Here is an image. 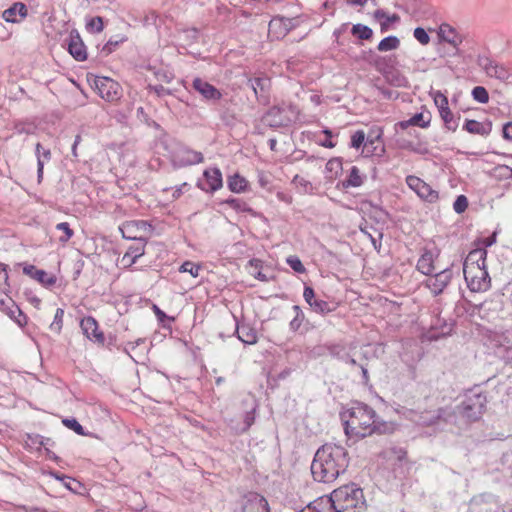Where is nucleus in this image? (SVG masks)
<instances>
[{"label": "nucleus", "instance_id": "69168bd1", "mask_svg": "<svg viewBox=\"0 0 512 512\" xmlns=\"http://www.w3.org/2000/svg\"><path fill=\"white\" fill-rule=\"evenodd\" d=\"M496 170L500 171L501 175L504 176H510L512 174V169L506 165L499 166Z\"/></svg>", "mask_w": 512, "mask_h": 512}, {"label": "nucleus", "instance_id": "5fc2aeb1", "mask_svg": "<svg viewBox=\"0 0 512 512\" xmlns=\"http://www.w3.org/2000/svg\"><path fill=\"white\" fill-rule=\"evenodd\" d=\"M226 203L232 207L233 209L237 211H246L247 210V204L241 199L237 198H229L226 200Z\"/></svg>", "mask_w": 512, "mask_h": 512}, {"label": "nucleus", "instance_id": "052dcab7", "mask_svg": "<svg viewBox=\"0 0 512 512\" xmlns=\"http://www.w3.org/2000/svg\"><path fill=\"white\" fill-rule=\"evenodd\" d=\"M254 420H255L254 410L247 412L245 414V418H244V423H245L244 430L249 429L251 427V425L254 423Z\"/></svg>", "mask_w": 512, "mask_h": 512}, {"label": "nucleus", "instance_id": "8fccbe9b", "mask_svg": "<svg viewBox=\"0 0 512 512\" xmlns=\"http://www.w3.org/2000/svg\"><path fill=\"white\" fill-rule=\"evenodd\" d=\"M413 36L422 45H427L430 42V36L426 32V30L422 27L415 28L414 32H413Z\"/></svg>", "mask_w": 512, "mask_h": 512}, {"label": "nucleus", "instance_id": "e2e57ef3", "mask_svg": "<svg viewBox=\"0 0 512 512\" xmlns=\"http://www.w3.org/2000/svg\"><path fill=\"white\" fill-rule=\"evenodd\" d=\"M153 311L157 316L159 322H164L165 319H168L167 315L157 306L153 305ZM169 320H174L173 318H169Z\"/></svg>", "mask_w": 512, "mask_h": 512}, {"label": "nucleus", "instance_id": "a19ab883", "mask_svg": "<svg viewBox=\"0 0 512 512\" xmlns=\"http://www.w3.org/2000/svg\"><path fill=\"white\" fill-rule=\"evenodd\" d=\"M62 423L65 427L73 430L76 434L80 436L86 435L83 426L75 418H64Z\"/></svg>", "mask_w": 512, "mask_h": 512}, {"label": "nucleus", "instance_id": "f03ea898", "mask_svg": "<svg viewBox=\"0 0 512 512\" xmlns=\"http://www.w3.org/2000/svg\"><path fill=\"white\" fill-rule=\"evenodd\" d=\"M349 465L347 450L337 444L326 443L316 451L311 473L314 480L322 483H332L343 474Z\"/></svg>", "mask_w": 512, "mask_h": 512}, {"label": "nucleus", "instance_id": "de8ad7c7", "mask_svg": "<svg viewBox=\"0 0 512 512\" xmlns=\"http://www.w3.org/2000/svg\"><path fill=\"white\" fill-rule=\"evenodd\" d=\"M180 272H187L191 274L193 277H198L199 271L201 270L200 265H196L191 261H186L180 266Z\"/></svg>", "mask_w": 512, "mask_h": 512}, {"label": "nucleus", "instance_id": "7ed1b4c3", "mask_svg": "<svg viewBox=\"0 0 512 512\" xmlns=\"http://www.w3.org/2000/svg\"><path fill=\"white\" fill-rule=\"evenodd\" d=\"M366 503L361 488L355 484L335 489L330 496H322L299 512H361Z\"/></svg>", "mask_w": 512, "mask_h": 512}, {"label": "nucleus", "instance_id": "cd10ccee", "mask_svg": "<svg viewBox=\"0 0 512 512\" xmlns=\"http://www.w3.org/2000/svg\"><path fill=\"white\" fill-rule=\"evenodd\" d=\"M37 154V181L41 183L43 178L44 166L51 160V152L49 149H44L39 143L36 145Z\"/></svg>", "mask_w": 512, "mask_h": 512}, {"label": "nucleus", "instance_id": "0eeeda50", "mask_svg": "<svg viewBox=\"0 0 512 512\" xmlns=\"http://www.w3.org/2000/svg\"><path fill=\"white\" fill-rule=\"evenodd\" d=\"M93 86L98 95L107 102H116L122 96V89L119 83L109 77H95Z\"/></svg>", "mask_w": 512, "mask_h": 512}, {"label": "nucleus", "instance_id": "a878e982", "mask_svg": "<svg viewBox=\"0 0 512 512\" xmlns=\"http://www.w3.org/2000/svg\"><path fill=\"white\" fill-rule=\"evenodd\" d=\"M437 256L438 254L425 250L417 262V270L424 275H431L435 270L434 260Z\"/></svg>", "mask_w": 512, "mask_h": 512}, {"label": "nucleus", "instance_id": "c85d7f7f", "mask_svg": "<svg viewBox=\"0 0 512 512\" xmlns=\"http://www.w3.org/2000/svg\"><path fill=\"white\" fill-rule=\"evenodd\" d=\"M431 117L430 115H425L424 113H416L410 119L401 121L397 123L402 129H406L409 126H418L421 128H427L430 124Z\"/></svg>", "mask_w": 512, "mask_h": 512}, {"label": "nucleus", "instance_id": "c9c22d12", "mask_svg": "<svg viewBox=\"0 0 512 512\" xmlns=\"http://www.w3.org/2000/svg\"><path fill=\"white\" fill-rule=\"evenodd\" d=\"M145 226L146 223L144 221H132V222H127L125 224H123V226L120 228L121 232H122V235L124 238H127V239H133L135 242H137V239H143L142 237H137L135 235H132V230L134 228H137L139 226Z\"/></svg>", "mask_w": 512, "mask_h": 512}, {"label": "nucleus", "instance_id": "37998d69", "mask_svg": "<svg viewBox=\"0 0 512 512\" xmlns=\"http://www.w3.org/2000/svg\"><path fill=\"white\" fill-rule=\"evenodd\" d=\"M431 94L439 112L449 108L448 98L441 91H434Z\"/></svg>", "mask_w": 512, "mask_h": 512}, {"label": "nucleus", "instance_id": "13d9d810", "mask_svg": "<svg viewBox=\"0 0 512 512\" xmlns=\"http://www.w3.org/2000/svg\"><path fill=\"white\" fill-rule=\"evenodd\" d=\"M502 135L504 139L512 141V121L503 126Z\"/></svg>", "mask_w": 512, "mask_h": 512}, {"label": "nucleus", "instance_id": "6ab92c4d", "mask_svg": "<svg viewBox=\"0 0 512 512\" xmlns=\"http://www.w3.org/2000/svg\"><path fill=\"white\" fill-rule=\"evenodd\" d=\"M192 86L206 100H219L222 97L221 92L215 86L201 78H195Z\"/></svg>", "mask_w": 512, "mask_h": 512}, {"label": "nucleus", "instance_id": "393cba45", "mask_svg": "<svg viewBox=\"0 0 512 512\" xmlns=\"http://www.w3.org/2000/svg\"><path fill=\"white\" fill-rule=\"evenodd\" d=\"M487 251L484 248L471 250L463 263V270L472 269V267H481L486 265Z\"/></svg>", "mask_w": 512, "mask_h": 512}, {"label": "nucleus", "instance_id": "1a4fd4ad", "mask_svg": "<svg viewBox=\"0 0 512 512\" xmlns=\"http://www.w3.org/2000/svg\"><path fill=\"white\" fill-rule=\"evenodd\" d=\"M478 65L489 77H494L500 81H507L511 77V70L503 64L495 62L486 56H480L477 60Z\"/></svg>", "mask_w": 512, "mask_h": 512}, {"label": "nucleus", "instance_id": "e433bc0d", "mask_svg": "<svg viewBox=\"0 0 512 512\" xmlns=\"http://www.w3.org/2000/svg\"><path fill=\"white\" fill-rule=\"evenodd\" d=\"M247 186V181L245 178L241 177L238 174L233 175L228 180V187L231 191L240 193L245 191Z\"/></svg>", "mask_w": 512, "mask_h": 512}, {"label": "nucleus", "instance_id": "c03bdc74", "mask_svg": "<svg viewBox=\"0 0 512 512\" xmlns=\"http://www.w3.org/2000/svg\"><path fill=\"white\" fill-rule=\"evenodd\" d=\"M56 229L63 232V235L59 237V241L66 243L73 236L74 232L70 228L67 222H61L56 225Z\"/></svg>", "mask_w": 512, "mask_h": 512}, {"label": "nucleus", "instance_id": "864d4df0", "mask_svg": "<svg viewBox=\"0 0 512 512\" xmlns=\"http://www.w3.org/2000/svg\"><path fill=\"white\" fill-rule=\"evenodd\" d=\"M292 183L295 186L302 188L303 192H308L310 189H312V184L308 180L299 175L294 176Z\"/></svg>", "mask_w": 512, "mask_h": 512}, {"label": "nucleus", "instance_id": "7c9ffc66", "mask_svg": "<svg viewBox=\"0 0 512 512\" xmlns=\"http://www.w3.org/2000/svg\"><path fill=\"white\" fill-rule=\"evenodd\" d=\"M365 178L366 176L360 173L358 167L352 166L348 177L342 182V185L344 188L360 187Z\"/></svg>", "mask_w": 512, "mask_h": 512}, {"label": "nucleus", "instance_id": "3c124183", "mask_svg": "<svg viewBox=\"0 0 512 512\" xmlns=\"http://www.w3.org/2000/svg\"><path fill=\"white\" fill-rule=\"evenodd\" d=\"M103 28V19L99 16L91 18L87 23V29L94 33L101 32Z\"/></svg>", "mask_w": 512, "mask_h": 512}, {"label": "nucleus", "instance_id": "a18cd8bd", "mask_svg": "<svg viewBox=\"0 0 512 512\" xmlns=\"http://www.w3.org/2000/svg\"><path fill=\"white\" fill-rule=\"evenodd\" d=\"M63 317H64V310L61 308H57L55 315H54V320L50 325L51 330H53L57 333H59L61 331L62 324H63Z\"/></svg>", "mask_w": 512, "mask_h": 512}, {"label": "nucleus", "instance_id": "ddd939ff", "mask_svg": "<svg viewBox=\"0 0 512 512\" xmlns=\"http://www.w3.org/2000/svg\"><path fill=\"white\" fill-rule=\"evenodd\" d=\"M454 416V411L451 408H438L433 411H425L418 416L415 420L419 425L432 426L437 424L440 420L449 422Z\"/></svg>", "mask_w": 512, "mask_h": 512}, {"label": "nucleus", "instance_id": "2f4dec72", "mask_svg": "<svg viewBox=\"0 0 512 512\" xmlns=\"http://www.w3.org/2000/svg\"><path fill=\"white\" fill-rule=\"evenodd\" d=\"M34 280L38 281L45 288H51L56 284L57 278L53 273L34 268Z\"/></svg>", "mask_w": 512, "mask_h": 512}, {"label": "nucleus", "instance_id": "39448f33", "mask_svg": "<svg viewBox=\"0 0 512 512\" xmlns=\"http://www.w3.org/2000/svg\"><path fill=\"white\" fill-rule=\"evenodd\" d=\"M464 278L467 287L471 292H485L491 287V278L487 271V266L472 267V269H464Z\"/></svg>", "mask_w": 512, "mask_h": 512}, {"label": "nucleus", "instance_id": "9b49d317", "mask_svg": "<svg viewBox=\"0 0 512 512\" xmlns=\"http://www.w3.org/2000/svg\"><path fill=\"white\" fill-rule=\"evenodd\" d=\"M406 183L424 201L435 203L439 198L438 192L417 176H407Z\"/></svg>", "mask_w": 512, "mask_h": 512}, {"label": "nucleus", "instance_id": "f704fd0d", "mask_svg": "<svg viewBox=\"0 0 512 512\" xmlns=\"http://www.w3.org/2000/svg\"><path fill=\"white\" fill-rule=\"evenodd\" d=\"M399 46H400V40L398 39V37L391 35V36H387L384 39H382L379 42L377 49L380 52H386V51L396 50Z\"/></svg>", "mask_w": 512, "mask_h": 512}, {"label": "nucleus", "instance_id": "c756f323", "mask_svg": "<svg viewBox=\"0 0 512 512\" xmlns=\"http://www.w3.org/2000/svg\"><path fill=\"white\" fill-rule=\"evenodd\" d=\"M381 456L387 461L401 463L406 460L407 451L402 447L392 446L383 450Z\"/></svg>", "mask_w": 512, "mask_h": 512}, {"label": "nucleus", "instance_id": "603ef678", "mask_svg": "<svg viewBox=\"0 0 512 512\" xmlns=\"http://www.w3.org/2000/svg\"><path fill=\"white\" fill-rule=\"evenodd\" d=\"M468 207V199L464 195H459L453 204V209L456 213H463Z\"/></svg>", "mask_w": 512, "mask_h": 512}, {"label": "nucleus", "instance_id": "4468645a", "mask_svg": "<svg viewBox=\"0 0 512 512\" xmlns=\"http://www.w3.org/2000/svg\"><path fill=\"white\" fill-rule=\"evenodd\" d=\"M204 179L199 180L197 186L205 192H215L219 190L222 185V173L219 168H209L203 173Z\"/></svg>", "mask_w": 512, "mask_h": 512}, {"label": "nucleus", "instance_id": "680f3d73", "mask_svg": "<svg viewBox=\"0 0 512 512\" xmlns=\"http://www.w3.org/2000/svg\"><path fill=\"white\" fill-rule=\"evenodd\" d=\"M183 33H184V35L186 36L187 39H190L192 41H196L198 39V36H199V31L196 28H191V29L184 30Z\"/></svg>", "mask_w": 512, "mask_h": 512}, {"label": "nucleus", "instance_id": "49530a36", "mask_svg": "<svg viewBox=\"0 0 512 512\" xmlns=\"http://www.w3.org/2000/svg\"><path fill=\"white\" fill-rule=\"evenodd\" d=\"M286 262L287 264L291 267V269H293L295 272L297 273H305L306 269L303 265V263L301 262V260L299 259V257L297 256H289L287 259H286Z\"/></svg>", "mask_w": 512, "mask_h": 512}, {"label": "nucleus", "instance_id": "774afa93", "mask_svg": "<svg viewBox=\"0 0 512 512\" xmlns=\"http://www.w3.org/2000/svg\"><path fill=\"white\" fill-rule=\"evenodd\" d=\"M80 142H81V135H76L74 143L72 145V153L74 156H77L76 149Z\"/></svg>", "mask_w": 512, "mask_h": 512}, {"label": "nucleus", "instance_id": "72a5a7b5", "mask_svg": "<svg viewBox=\"0 0 512 512\" xmlns=\"http://www.w3.org/2000/svg\"><path fill=\"white\" fill-rule=\"evenodd\" d=\"M53 477H55L57 480L61 481L63 483V485L70 491L74 492V493H78L79 492V489L82 487V484L71 478V477H68V476H65V475H62L60 476L58 473L56 472H51L50 473Z\"/></svg>", "mask_w": 512, "mask_h": 512}, {"label": "nucleus", "instance_id": "b1692460", "mask_svg": "<svg viewBox=\"0 0 512 512\" xmlns=\"http://www.w3.org/2000/svg\"><path fill=\"white\" fill-rule=\"evenodd\" d=\"M27 12L28 10L25 4L16 2L3 11L2 17L6 22L18 23L27 16Z\"/></svg>", "mask_w": 512, "mask_h": 512}, {"label": "nucleus", "instance_id": "423d86ee", "mask_svg": "<svg viewBox=\"0 0 512 512\" xmlns=\"http://www.w3.org/2000/svg\"><path fill=\"white\" fill-rule=\"evenodd\" d=\"M296 109L293 105L273 106L264 116V120L270 127L288 126L293 121Z\"/></svg>", "mask_w": 512, "mask_h": 512}, {"label": "nucleus", "instance_id": "4d7b16f0", "mask_svg": "<svg viewBox=\"0 0 512 512\" xmlns=\"http://www.w3.org/2000/svg\"><path fill=\"white\" fill-rule=\"evenodd\" d=\"M303 297L309 305H310V303H313V301L316 300L313 288L310 286H305L304 292H303Z\"/></svg>", "mask_w": 512, "mask_h": 512}, {"label": "nucleus", "instance_id": "f8f14e48", "mask_svg": "<svg viewBox=\"0 0 512 512\" xmlns=\"http://www.w3.org/2000/svg\"><path fill=\"white\" fill-rule=\"evenodd\" d=\"M299 24L298 18H287L284 16H275L269 22V34L280 39L285 37L292 29Z\"/></svg>", "mask_w": 512, "mask_h": 512}, {"label": "nucleus", "instance_id": "20e7f679", "mask_svg": "<svg viewBox=\"0 0 512 512\" xmlns=\"http://www.w3.org/2000/svg\"><path fill=\"white\" fill-rule=\"evenodd\" d=\"M486 404V395L478 389H471L464 394L463 400L456 406V413L468 423L476 422L484 414Z\"/></svg>", "mask_w": 512, "mask_h": 512}, {"label": "nucleus", "instance_id": "09e8293b", "mask_svg": "<svg viewBox=\"0 0 512 512\" xmlns=\"http://www.w3.org/2000/svg\"><path fill=\"white\" fill-rule=\"evenodd\" d=\"M365 142L366 141L364 131L358 130L351 136L350 145L352 148L359 149L361 146L364 147Z\"/></svg>", "mask_w": 512, "mask_h": 512}, {"label": "nucleus", "instance_id": "79ce46f5", "mask_svg": "<svg viewBox=\"0 0 512 512\" xmlns=\"http://www.w3.org/2000/svg\"><path fill=\"white\" fill-rule=\"evenodd\" d=\"M471 94L473 99L481 104H486L489 101V94L482 86L474 87Z\"/></svg>", "mask_w": 512, "mask_h": 512}, {"label": "nucleus", "instance_id": "0e129e2a", "mask_svg": "<svg viewBox=\"0 0 512 512\" xmlns=\"http://www.w3.org/2000/svg\"><path fill=\"white\" fill-rule=\"evenodd\" d=\"M37 439H40L38 443L40 446H43L44 448H48V446H52L54 444V442L51 439H44L42 436L39 435L34 436V443L36 442Z\"/></svg>", "mask_w": 512, "mask_h": 512}, {"label": "nucleus", "instance_id": "338daca9", "mask_svg": "<svg viewBox=\"0 0 512 512\" xmlns=\"http://www.w3.org/2000/svg\"><path fill=\"white\" fill-rule=\"evenodd\" d=\"M359 367L361 368L363 383L367 384L369 382L368 370L364 365H359Z\"/></svg>", "mask_w": 512, "mask_h": 512}, {"label": "nucleus", "instance_id": "6e6d98bb", "mask_svg": "<svg viewBox=\"0 0 512 512\" xmlns=\"http://www.w3.org/2000/svg\"><path fill=\"white\" fill-rule=\"evenodd\" d=\"M326 170L330 172H335L337 174L340 170H342V161L339 158L330 159L326 163Z\"/></svg>", "mask_w": 512, "mask_h": 512}, {"label": "nucleus", "instance_id": "ea45409f", "mask_svg": "<svg viewBox=\"0 0 512 512\" xmlns=\"http://www.w3.org/2000/svg\"><path fill=\"white\" fill-rule=\"evenodd\" d=\"M310 307L313 311L319 314H327L335 309L327 301L322 299L314 300L313 303H310Z\"/></svg>", "mask_w": 512, "mask_h": 512}, {"label": "nucleus", "instance_id": "bf43d9fd", "mask_svg": "<svg viewBox=\"0 0 512 512\" xmlns=\"http://www.w3.org/2000/svg\"><path fill=\"white\" fill-rule=\"evenodd\" d=\"M119 42L118 41H115L113 42L112 40H109L104 46H103V49L102 51L108 55L110 53H112L115 48L118 46Z\"/></svg>", "mask_w": 512, "mask_h": 512}, {"label": "nucleus", "instance_id": "5701e85b", "mask_svg": "<svg viewBox=\"0 0 512 512\" xmlns=\"http://www.w3.org/2000/svg\"><path fill=\"white\" fill-rule=\"evenodd\" d=\"M248 84L254 91L258 101H266L268 98V90L270 88V79L268 77H255L249 79Z\"/></svg>", "mask_w": 512, "mask_h": 512}, {"label": "nucleus", "instance_id": "aec40b11", "mask_svg": "<svg viewBox=\"0 0 512 512\" xmlns=\"http://www.w3.org/2000/svg\"><path fill=\"white\" fill-rule=\"evenodd\" d=\"M68 51L77 61H84L87 59L86 47L78 33H70Z\"/></svg>", "mask_w": 512, "mask_h": 512}, {"label": "nucleus", "instance_id": "f3484780", "mask_svg": "<svg viewBox=\"0 0 512 512\" xmlns=\"http://www.w3.org/2000/svg\"><path fill=\"white\" fill-rule=\"evenodd\" d=\"M233 319L235 321L234 334L237 335L238 339L244 344H255L258 339L256 330L249 324L239 323L235 315H233Z\"/></svg>", "mask_w": 512, "mask_h": 512}, {"label": "nucleus", "instance_id": "dca6fc26", "mask_svg": "<svg viewBox=\"0 0 512 512\" xmlns=\"http://www.w3.org/2000/svg\"><path fill=\"white\" fill-rule=\"evenodd\" d=\"M241 512H270L268 501L260 494L250 492L243 498Z\"/></svg>", "mask_w": 512, "mask_h": 512}, {"label": "nucleus", "instance_id": "6e6552de", "mask_svg": "<svg viewBox=\"0 0 512 512\" xmlns=\"http://www.w3.org/2000/svg\"><path fill=\"white\" fill-rule=\"evenodd\" d=\"M428 278L424 281V286L430 290L434 296H438L451 282L453 272L451 268H445L438 273L427 275Z\"/></svg>", "mask_w": 512, "mask_h": 512}, {"label": "nucleus", "instance_id": "473e14b6", "mask_svg": "<svg viewBox=\"0 0 512 512\" xmlns=\"http://www.w3.org/2000/svg\"><path fill=\"white\" fill-rule=\"evenodd\" d=\"M439 114L444 122L445 127L448 130L455 132L459 126L458 121L460 116L456 118L450 108L444 109L443 111L439 112Z\"/></svg>", "mask_w": 512, "mask_h": 512}, {"label": "nucleus", "instance_id": "412c9836", "mask_svg": "<svg viewBox=\"0 0 512 512\" xmlns=\"http://www.w3.org/2000/svg\"><path fill=\"white\" fill-rule=\"evenodd\" d=\"M438 36L442 41L447 42L456 49L463 42V37L456 31L455 28L447 23L440 25Z\"/></svg>", "mask_w": 512, "mask_h": 512}, {"label": "nucleus", "instance_id": "2eb2a0df", "mask_svg": "<svg viewBox=\"0 0 512 512\" xmlns=\"http://www.w3.org/2000/svg\"><path fill=\"white\" fill-rule=\"evenodd\" d=\"M80 328L83 334L94 343L104 345L105 336L99 329L98 322L92 316L84 317L80 322Z\"/></svg>", "mask_w": 512, "mask_h": 512}, {"label": "nucleus", "instance_id": "4be33fe9", "mask_svg": "<svg viewBox=\"0 0 512 512\" xmlns=\"http://www.w3.org/2000/svg\"><path fill=\"white\" fill-rule=\"evenodd\" d=\"M463 129L470 134L487 137L492 131V122L489 120L479 122L473 119H466Z\"/></svg>", "mask_w": 512, "mask_h": 512}, {"label": "nucleus", "instance_id": "4c0bfd02", "mask_svg": "<svg viewBox=\"0 0 512 512\" xmlns=\"http://www.w3.org/2000/svg\"><path fill=\"white\" fill-rule=\"evenodd\" d=\"M351 33L361 40H369L373 36V31L370 27L363 24H355L351 29Z\"/></svg>", "mask_w": 512, "mask_h": 512}, {"label": "nucleus", "instance_id": "58836bf2", "mask_svg": "<svg viewBox=\"0 0 512 512\" xmlns=\"http://www.w3.org/2000/svg\"><path fill=\"white\" fill-rule=\"evenodd\" d=\"M292 309L295 312V316L289 323V329L292 332H296L301 327V325L305 319V315H304L302 309L300 308V306H298V305H294L292 307Z\"/></svg>", "mask_w": 512, "mask_h": 512}, {"label": "nucleus", "instance_id": "f257e3e1", "mask_svg": "<svg viewBox=\"0 0 512 512\" xmlns=\"http://www.w3.org/2000/svg\"><path fill=\"white\" fill-rule=\"evenodd\" d=\"M345 434L352 438H365L374 433L391 434L395 431L394 422L380 419L375 410L362 402H353L341 413Z\"/></svg>", "mask_w": 512, "mask_h": 512}, {"label": "nucleus", "instance_id": "a211bd4d", "mask_svg": "<svg viewBox=\"0 0 512 512\" xmlns=\"http://www.w3.org/2000/svg\"><path fill=\"white\" fill-rule=\"evenodd\" d=\"M145 239H137L133 245H131L121 259L123 267H130L136 263L137 259L145 253Z\"/></svg>", "mask_w": 512, "mask_h": 512}, {"label": "nucleus", "instance_id": "bb28decb", "mask_svg": "<svg viewBox=\"0 0 512 512\" xmlns=\"http://www.w3.org/2000/svg\"><path fill=\"white\" fill-rule=\"evenodd\" d=\"M363 153L365 156L382 157L385 153V146L378 135L373 139H368L364 144Z\"/></svg>", "mask_w": 512, "mask_h": 512}, {"label": "nucleus", "instance_id": "9d476101", "mask_svg": "<svg viewBox=\"0 0 512 512\" xmlns=\"http://www.w3.org/2000/svg\"><path fill=\"white\" fill-rule=\"evenodd\" d=\"M204 160L201 152L192 150L188 147H180L172 154V164L174 167L181 168L202 163Z\"/></svg>", "mask_w": 512, "mask_h": 512}]
</instances>
